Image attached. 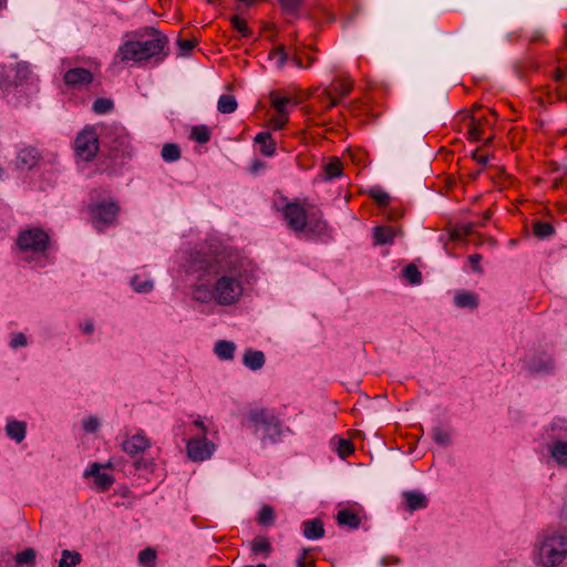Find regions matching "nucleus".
Returning a JSON list of instances; mask_svg holds the SVG:
<instances>
[{
  "mask_svg": "<svg viewBox=\"0 0 567 567\" xmlns=\"http://www.w3.org/2000/svg\"><path fill=\"white\" fill-rule=\"evenodd\" d=\"M190 268L199 272V278L215 277L214 301L219 306H233L243 296L244 260L236 254L220 250L212 255H197Z\"/></svg>",
  "mask_w": 567,
  "mask_h": 567,
  "instance_id": "f257e3e1",
  "label": "nucleus"
},
{
  "mask_svg": "<svg viewBox=\"0 0 567 567\" xmlns=\"http://www.w3.org/2000/svg\"><path fill=\"white\" fill-rule=\"evenodd\" d=\"M152 39L144 41H125L117 50L115 59L122 62L137 63L154 59L162 62L168 55V38L156 29H151Z\"/></svg>",
  "mask_w": 567,
  "mask_h": 567,
  "instance_id": "f03ea898",
  "label": "nucleus"
},
{
  "mask_svg": "<svg viewBox=\"0 0 567 567\" xmlns=\"http://www.w3.org/2000/svg\"><path fill=\"white\" fill-rule=\"evenodd\" d=\"M538 563L545 567L560 564L567 555V535L560 530L547 528L538 543Z\"/></svg>",
  "mask_w": 567,
  "mask_h": 567,
  "instance_id": "7ed1b4c3",
  "label": "nucleus"
},
{
  "mask_svg": "<svg viewBox=\"0 0 567 567\" xmlns=\"http://www.w3.org/2000/svg\"><path fill=\"white\" fill-rule=\"evenodd\" d=\"M247 420L249 427L255 434L260 433L262 442L276 443L282 433L280 420L268 409L255 408L248 412Z\"/></svg>",
  "mask_w": 567,
  "mask_h": 567,
  "instance_id": "20e7f679",
  "label": "nucleus"
},
{
  "mask_svg": "<svg viewBox=\"0 0 567 567\" xmlns=\"http://www.w3.org/2000/svg\"><path fill=\"white\" fill-rule=\"evenodd\" d=\"M284 216L289 227L299 233L306 228L311 233L321 234L327 229L326 221L320 218L315 219L312 215H308L305 207L299 203H289L282 208Z\"/></svg>",
  "mask_w": 567,
  "mask_h": 567,
  "instance_id": "39448f33",
  "label": "nucleus"
},
{
  "mask_svg": "<svg viewBox=\"0 0 567 567\" xmlns=\"http://www.w3.org/2000/svg\"><path fill=\"white\" fill-rule=\"evenodd\" d=\"M16 244L19 251L22 254L44 256L49 248L50 237L44 229L32 227L21 230L17 237ZM24 260L28 262L31 261L29 256H25Z\"/></svg>",
  "mask_w": 567,
  "mask_h": 567,
  "instance_id": "423d86ee",
  "label": "nucleus"
},
{
  "mask_svg": "<svg viewBox=\"0 0 567 567\" xmlns=\"http://www.w3.org/2000/svg\"><path fill=\"white\" fill-rule=\"evenodd\" d=\"M104 141L109 145L113 157L131 156V138L126 128L122 125H110L106 127Z\"/></svg>",
  "mask_w": 567,
  "mask_h": 567,
  "instance_id": "0eeeda50",
  "label": "nucleus"
},
{
  "mask_svg": "<svg viewBox=\"0 0 567 567\" xmlns=\"http://www.w3.org/2000/svg\"><path fill=\"white\" fill-rule=\"evenodd\" d=\"M99 135L94 127L86 126L80 132L74 141V151L76 156L83 161L93 159L99 152Z\"/></svg>",
  "mask_w": 567,
  "mask_h": 567,
  "instance_id": "6e6552de",
  "label": "nucleus"
},
{
  "mask_svg": "<svg viewBox=\"0 0 567 567\" xmlns=\"http://www.w3.org/2000/svg\"><path fill=\"white\" fill-rule=\"evenodd\" d=\"M120 212V206L116 202H101L90 207V216L94 227L103 230L111 226Z\"/></svg>",
  "mask_w": 567,
  "mask_h": 567,
  "instance_id": "1a4fd4ad",
  "label": "nucleus"
},
{
  "mask_svg": "<svg viewBox=\"0 0 567 567\" xmlns=\"http://www.w3.org/2000/svg\"><path fill=\"white\" fill-rule=\"evenodd\" d=\"M188 457L194 462H202L209 458L215 450V445L203 436L200 439H190L187 442Z\"/></svg>",
  "mask_w": 567,
  "mask_h": 567,
  "instance_id": "9d476101",
  "label": "nucleus"
},
{
  "mask_svg": "<svg viewBox=\"0 0 567 567\" xmlns=\"http://www.w3.org/2000/svg\"><path fill=\"white\" fill-rule=\"evenodd\" d=\"M151 447V442L143 432H138L122 443V450L130 456H136Z\"/></svg>",
  "mask_w": 567,
  "mask_h": 567,
  "instance_id": "9b49d317",
  "label": "nucleus"
},
{
  "mask_svg": "<svg viewBox=\"0 0 567 567\" xmlns=\"http://www.w3.org/2000/svg\"><path fill=\"white\" fill-rule=\"evenodd\" d=\"M102 465L99 463L91 464L84 473V476H93L94 485L100 492H106L114 483V477L106 473H101Z\"/></svg>",
  "mask_w": 567,
  "mask_h": 567,
  "instance_id": "f8f14e48",
  "label": "nucleus"
},
{
  "mask_svg": "<svg viewBox=\"0 0 567 567\" xmlns=\"http://www.w3.org/2000/svg\"><path fill=\"white\" fill-rule=\"evenodd\" d=\"M63 80L70 86L89 84L93 81V74L84 68L70 69L64 73Z\"/></svg>",
  "mask_w": 567,
  "mask_h": 567,
  "instance_id": "ddd939ff",
  "label": "nucleus"
},
{
  "mask_svg": "<svg viewBox=\"0 0 567 567\" xmlns=\"http://www.w3.org/2000/svg\"><path fill=\"white\" fill-rule=\"evenodd\" d=\"M486 122L487 121L484 117L466 115L464 117V125L466 126V134L468 140H471L472 142L480 141L482 138L483 128Z\"/></svg>",
  "mask_w": 567,
  "mask_h": 567,
  "instance_id": "4468645a",
  "label": "nucleus"
},
{
  "mask_svg": "<svg viewBox=\"0 0 567 567\" xmlns=\"http://www.w3.org/2000/svg\"><path fill=\"white\" fill-rule=\"evenodd\" d=\"M40 158V154L34 147H25L21 150L17 156V166L21 169H31Z\"/></svg>",
  "mask_w": 567,
  "mask_h": 567,
  "instance_id": "2eb2a0df",
  "label": "nucleus"
},
{
  "mask_svg": "<svg viewBox=\"0 0 567 567\" xmlns=\"http://www.w3.org/2000/svg\"><path fill=\"white\" fill-rule=\"evenodd\" d=\"M328 89L340 100L351 93L353 81L349 76H339L332 80Z\"/></svg>",
  "mask_w": 567,
  "mask_h": 567,
  "instance_id": "dca6fc26",
  "label": "nucleus"
},
{
  "mask_svg": "<svg viewBox=\"0 0 567 567\" xmlns=\"http://www.w3.org/2000/svg\"><path fill=\"white\" fill-rule=\"evenodd\" d=\"M255 144L259 146V152L268 157L276 154V142L270 132L264 131L258 133L254 138Z\"/></svg>",
  "mask_w": 567,
  "mask_h": 567,
  "instance_id": "f3484780",
  "label": "nucleus"
},
{
  "mask_svg": "<svg viewBox=\"0 0 567 567\" xmlns=\"http://www.w3.org/2000/svg\"><path fill=\"white\" fill-rule=\"evenodd\" d=\"M403 499L406 508L410 512L423 509L427 507L429 501L423 493L416 491H409L403 493Z\"/></svg>",
  "mask_w": 567,
  "mask_h": 567,
  "instance_id": "a211bd4d",
  "label": "nucleus"
},
{
  "mask_svg": "<svg viewBox=\"0 0 567 567\" xmlns=\"http://www.w3.org/2000/svg\"><path fill=\"white\" fill-rule=\"evenodd\" d=\"M303 536L308 539H319L324 536L323 522L320 518H313L302 523Z\"/></svg>",
  "mask_w": 567,
  "mask_h": 567,
  "instance_id": "6ab92c4d",
  "label": "nucleus"
},
{
  "mask_svg": "<svg viewBox=\"0 0 567 567\" xmlns=\"http://www.w3.org/2000/svg\"><path fill=\"white\" fill-rule=\"evenodd\" d=\"M337 523L340 526H348L349 528L357 529L361 524V519L354 511L343 508L337 514Z\"/></svg>",
  "mask_w": 567,
  "mask_h": 567,
  "instance_id": "aec40b11",
  "label": "nucleus"
},
{
  "mask_svg": "<svg viewBox=\"0 0 567 567\" xmlns=\"http://www.w3.org/2000/svg\"><path fill=\"white\" fill-rule=\"evenodd\" d=\"M315 102L319 103V111H328L338 105L339 99L328 87L313 95Z\"/></svg>",
  "mask_w": 567,
  "mask_h": 567,
  "instance_id": "412c9836",
  "label": "nucleus"
},
{
  "mask_svg": "<svg viewBox=\"0 0 567 567\" xmlns=\"http://www.w3.org/2000/svg\"><path fill=\"white\" fill-rule=\"evenodd\" d=\"M243 362L250 370H259L265 364V355L262 351L247 349L244 353Z\"/></svg>",
  "mask_w": 567,
  "mask_h": 567,
  "instance_id": "4be33fe9",
  "label": "nucleus"
},
{
  "mask_svg": "<svg viewBox=\"0 0 567 567\" xmlns=\"http://www.w3.org/2000/svg\"><path fill=\"white\" fill-rule=\"evenodd\" d=\"M25 429L27 426L24 422L10 421L6 426V433L11 440L20 443L25 437Z\"/></svg>",
  "mask_w": 567,
  "mask_h": 567,
  "instance_id": "5701e85b",
  "label": "nucleus"
},
{
  "mask_svg": "<svg viewBox=\"0 0 567 567\" xmlns=\"http://www.w3.org/2000/svg\"><path fill=\"white\" fill-rule=\"evenodd\" d=\"M395 231L391 226H377L373 229V238L377 245L391 244Z\"/></svg>",
  "mask_w": 567,
  "mask_h": 567,
  "instance_id": "b1692460",
  "label": "nucleus"
},
{
  "mask_svg": "<svg viewBox=\"0 0 567 567\" xmlns=\"http://www.w3.org/2000/svg\"><path fill=\"white\" fill-rule=\"evenodd\" d=\"M550 455L561 466H567V441H556L550 447Z\"/></svg>",
  "mask_w": 567,
  "mask_h": 567,
  "instance_id": "393cba45",
  "label": "nucleus"
},
{
  "mask_svg": "<svg viewBox=\"0 0 567 567\" xmlns=\"http://www.w3.org/2000/svg\"><path fill=\"white\" fill-rule=\"evenodd\" d=\"M454 302L458 308L474 309L478 306V298L470 291H462L455 295Z\"/></svg>",
  "mask_w": 567,
  "mask_h": 567,
  "instance_id": "a878e982",
  "label": "nucleus"
},
{
  "mask_svg": "<svg viewBox=\"0 0 567 567\" xmlns=\"http://www.w3.org/2000/svg\"><path fill=\"white\" fill-rule=\"evenodd\" d=\"M236 346L231 341L220 340L215 343L214 351L221 360H230L234 358Z\"/></svg>",
  "mask_w": 567,
  "mask_h": 567,
  "instance_id": "bb28decb",
  "label": "nucleus"
},
{
  "mask_svg": "<svg viewBox=\"0 0 567 567\" xmlns=\"http://www.w3.org/2000/svg\"><path fill=\"white\" fill-rule=\"evenodd\" d=\"M270 102L277 113L288 114L287 106L292 102V99L282 96L278 91H272L270 93Z\"/></svg>",
  "mask_w": 567,
  "mask_h": 567,
  "instance_id": "cd10ccee",
  "label": "nucleus"
},
{
  "mask_svg": "<svg viewBox=\"0 0 567 567\" xmlns=\"http://www.w3.org/2000/svg\"><path fill=\"white\" fill-rule=\"evenodd\" d=\"M533 233L538 239H547L555 235V228L547 221L537 220L533 224Z\"/></svg>",
  "mask_w": 567,
  "mask_h": 567,
  "instance_id": "c85d7f7f",
  "label": "nucleus"
},
{
  "mask_svg": "<svg viewBox=\"0 0 567 567\" xmlns=\"http://www.w3.org/2000/svg\"><path fill=\"white\" fill-rule=\"evenodd\" d=\"M217 109L223 114L234 113L237 109V101L231 94H223L218 99Z\"/></svg>",
  "mask_w": 567,
  "mask_h": 567,
  "instance_id": "c756f323",
  "label": "nucleus"
},
{
  "mask_svg": "<svg viewBox=\"0 0 567 567\" xmlns=\"http://www.w3.org/2000/svg\"><path fill=\"white\" fill-rule=\"evenodd\" d=\"M251 550L254 554H264L265 557H269L272 547L269 539L265 536H257L251 542Z\"/></svg>",
  "mask_w": 567,
  "mask_h": 567,
  "instance_id": "7c9ffc66",
  "label": "nucleus"
},
{
  "mask_svg": "<svg viewBox=\"0 0 567 567\" xmlns=\"http://www.w3.org/2000/svg\"><path fill=\"white\" fill-rule=\"evenodd\" d=\"M82 561V556L78 551L64 549L59 560V567H76Z\"/></svg>",
  "mask_w": 567,
  "mask_h": 567,
  "instance_id": "2f4dec72",
  "label": "nucleus"
},
{
  "mask_svg": "<svg viewBox=\"0 0 567 567\" xmlns=\"http://www.w3.org/2000/svg\"><path fill=\"white\" fill-rule=\"evenodd\" d=\"M275 518L276 516L274 508L269 505H264L259 511L256 520L259 525L269 527L275 524Z\"/></svg>",
  "mask_w": 567,
  "mask_h": 567,
  "instance_id": "473e14b6",
  "label": "nucleus"
},
{
  "mask_svg": "<svg viewBox=\"0 0 567 567\" xmlns=\"http://www.w3.org/2000/svg\"><path fill=\"white\" fill-rule=\"evenodd\" d=\"M475 227V223L456 226L450 231V239L453 241L461 240L473 234Z\"/></svg>",
  "mask_w": 567,
  "mask_h": 567,
  "instance_id": "72a5a7b5",
  "label": "nucleus"
},
{
  "mask_svg": "<svg viewBox=\"0 0 567 567\" xmlns=\"http://www.w3.org/2000/svg\"><path fill=\"white\" fill-rule=\"evenodd\" d=\"M210 130L206 125L193 126L190 131V138L197 143L205 144L210 141Z\"/></svg>",
  "mask_w": 567,
  "mask_h": 567,
  "instance_id": "f704fd0d",
  "label": "nucleus"
},
{
  "mask_svg": "<svg viewBox=\"0 0 567 567\" xmlns=\"http://www.w3.org/2000/svg\"><path fill=\"white\" fill-rule=\"evenodd\" d=\"M323 169L327 179L339 177L342 174V163L339 158L333 157L323 166Z\"/></svg>",
  "mask_w": 567,
  "mask_h": 567,
  "instance_id": "c9c22d12",
  "label": "nucleus"
},
{
  "mask_svg": "<svg viewBox=\"0 0 567 567\" xmlns=\"http://www.w3.org/2000/svg\"><path fill=\"white\" fill-rule=\"evenodd\" d=\"M402 276L411 285H419L422 281V275L413 264H410L402 269Z\"/></svg>",
  "mask_w": 567,
  "mask_h": 567,
  "instance_id": "e433bc0d",
  "label": "nucleus"
},
{
  "mask_svg": "<svg viewBox=\"0 0 567 567\" xmlns=\"http://www.w3.org/2000/svg\"><path fill=\"white\" fill-rule=\"evenodd\" d=\"M161 155L165 162H175L181 158V150L177 144H164Z\"/></svg>",
  "mask_w": 567,
  "mask_h": 567,
  "instance_id": "4c0bfd02",
  "label": "nucleus"
},
{
  "mask_svg": "<svg viewBox=\"0 0 567 567\" xmlns=\"http://www.w3.org/2000/svg\"><path fill=\"white\" fill-rule=\"evenodd\" d=\"M193 298L199 302H208L210 300H214L213 287L208 288L205 285L195 286V288L193 290Z\"/></svg>",
  "mask_w": 567,
  "mask_h": 567,
  "instance_id": "58836bf2",
  "label": "nucleus"
},
{
  "mask_svg": "<svg viewBox=\"0 0 567 567\" xmlns=\"http://www.w3.org/2000/svg\"><path fill=\"white\" fill-rule=\"evenodd\" d=\"M269 59L275 62L278 68H282L288 60V54L284 45L274 48L269 53Z\"/></svg>",
  "mask_w": 567,
  "mask_h": 567,
  "instance_id": "ea45409f",
  "label": "nucleus"
},
{
  "mask_svg": "<svg viewBox=\"0 0 567 567\" xmlns=\"http://www.w3.org/2000/svg\"><path fill=\"white\" fill-rule=\"evenodd\" d=\"M35 550L33 548H27L21 553H18L14 557L17 565H34L35 563Z\"/></svg>",
  "mask_w": 567,
  "mask_h": 567,
  "instance_id": "a19ab883",
  "label": "nucleus"
},
{
  "mask_svg": "<svg viewBox=\"0 0 567 567\" xmlns=\"http://www.w3.org/2000/svg\"><path fill=\"white\" fill-rule=\"evenodd\" d=\"M114 107V103L112 100L110 99H106V97H99L94 101L93 103V111L96 113V114H106L109 112H111Z\"/></svg>",
  "mask_w": 567,
  "mask_h": 567,
  "instance_id": "79ce46f5",
  "label": "nucleus"
},
{
  "mask_svg": "<svg viewBox=\"0 0 567 567\" xmlns=\"http://www.w3.org/2000/svg\"><path fill=\"white\" fill-rule=\"evenodd\" d=\"M230 22L233 28L236 29L241 34V37L248 38L252 34V31L248 27L247 21L245 19H241L238 16H233L230 18Z\"/></svg>",
  "mask_w": 567,
  "mask_h": 567,
  "instance_id": "37998d69",
  "label": "nucleus"
},
{
  "mask_svg": "<svg viewBox=\"0 0 567 567\" xmlns=\"http://www.w3.org/2000/svg\"><path fill=\"white\" fill-rule=\"evenodd\" d=\"M138 561L145 567H154L156 561V551L150 547L138 554Z\"/></svg>",
  "mask_w": 567,
  "mask_h": 567,
  "instance_id": "c03bdc74",
  "label": "nucleus"
},
{
  "mask_svg": "<svg viewBox=\"0 0 567 567\" xmlns=\"http://www.w3.org/2000/svg\"><path fill=\"white\" fill-rule=\"evenodd\" d=\"M528 368L532 372L549 373L554 370V362L550 358H548L546 361H533L532 363H529Z\"/></svg>",
  "mask_w": 567,
  "mask_h": 567,
  "instance_id": "a18cd8bd",
  "label": "nucleus"
},
{
  "mask_svg": "<svg viewBox=\"0 0 567 567\" xmlns=\"http://www.w3.org/2000/svg\"><path fill=\"white\" fill-rule=\"evenodd\" d=\"M369 196L381 207H386L390 204L389 194L380 188L370 189Z\"/></svg>",
  "mask_w": 567,
  "mask_h": 567,
  "instance_id": "49530a36",
  "label": "nucleus"
},
{
  "mask_svg": "<svg viewBox=\"0 0 567 567\" xmlns=\"http://www.w3.org/2000/svg\"><path fill=\"white\" fill-rule=\"evenodd\" d=\"M354 451L353 443L350 440L340 439L338 442L337 452L341 458H346Z\"/></svg>",
  "mask_w": 567,
  "mask_h": 567,
  "instance_id": "de8ad7c7",
  "label": "nucleus"
},
{
  "mask_svg": "<svg viewBox=\"0 0 567 567\" xmlns=\"http://www.w3.org/2000/svg\"><path fill=\"white\" fill-rule=\"evenodd\" d=\"M132 287L136 292L147 293L153 289V284L148 280H140L137 276H135L132 281Z\"/></svg>",
  "mask_w": 567,
  "mask_h": 567,
  "instance_id": "09e8293b",
  "label": "nucleus"
},
{
  "mask_svg": "<svg viewBox=\"0 0 567 567\" xmlns=\"http://www.w3.org/2000/svg\"><path fill=\"white\" fill-rule=\"evenodd\" d=\"M433 439L440 445H447L451 440L450 432L441 427L433 429Z\"/></svg>",
  "mask_w": 567,
  "mask_h": 567,
  "instance_id": "8fccbe9b",
  "label": "nucleus"
},
{
  "mask_svg": "<svg viewBox=\"0 0 567 567\" xmlns=\"http://www.w3.org/2000/svg\"><path fill=\"white\" fill-rule=\"evenodd\" d=\"M27 344H28V340H27V337L24 333H22V332L12 333L11 340H10V347L12 349L25 347Z\"/></svg>",
  "mask_w": 567,
  "mask_h": 567,
  "instance_id": "3c124183",
  "label": "nucleus"
},
{
  "mask_svg": "<svg viewBox=\"0 0 567 567\" xmlns=\"http://www.w3.org/2000/svg\"><path fill=\"white\" fill-rule=\"evenodd\" d=\"M100 427V421L96 416H89L83 420V429L87 433H95Z\"/></svg>",
  "mask_w": 567,
  "mask_h": 567,
  "instance_id": "603ef678",
  "label": "nucleus"
},
{
  "mask_svg": "<svg viewBox=\"0 0 567 567\" xmlns=\"http://www.w3.org/2000/svg\"><path fill=\"white\" fill-rule=\"evenodd\" d=\"M467 259H468V262H470L473 271H475L477 274H482L483 272V269L481 267V261L483 259L482 255L473 254V255H470Z\"/></svg>",
  "mask_w": 567,
  "mask_h": 567,
  "instance_id": "864d4df0",
  "label": "nucleus"
},
{
  "mask_svg": "<svg viewBox=\"0 0 567 567\" xmlns=\"http://www.w3.org/2000/svg\"><path fill=\"white\" fill-rule=\"evenodd\" d=\"M195 44H196V42L193 40L179 39L177 41V45H178L182 54L189 53L195 48Z\"/></svg>",
  "mask_w": 567,
  "mask_h": 567,
  "instance_id": "5fc2aeb1",
  "label": "nucleus"
},
{
  "mask_svg": "<svg viewBox=\"0 0 567 567\" xmlns=\"http://www.w3.org/2000/svg\"><path fill=\"white\" fill-rule=\"evenodd\" d=\"M280 6L286 10V11H296L300 4L302 3L303 0H278Z\"/></svg>",
  "mask_w": 567,
  "mask_h": 567,
  "instance_id": "6e6d98bb",
  "label": "nucleus"
},
{
  "mask_svg": "<svg viewBox=\"0 0 567 567\" xmlns=\"http://www.w3.org/2000/svg\"><path fill=\"white\" fill-rule=\"evenodd\" d=\"M308 554H309V549L303 548L301 555L297 558V561H296L298 567H313L315 566L313 560H310V561L306 560Z\"/></svg>",
  "mask_w": 567,
  "mask_h": 567,
  "instance_id": "4d7b16f0",
  "label": "nucleus"
},
{
  "mask_svg": "<svg viewBox=\"0 0 567 567\" xmlns=\"http://www.w3.org/2000/svg\"><path fill=\"white\" fill-rule=\"evenodd\" d=\"M271 122L275 128L281 130L288 122V114L277 113V115L271 120Z\"/></svg>",
  "mask_w": 567,
  "mask_h": 567,
  "instance_id": "13d9d810",
  "label": "nucleus"
},
{
  "mask_svg": "<svg viewBox=\"0 0 567 567\" xmlns=\"http://www.w3.org/2000/svg\"><path fill=\"white\" fill-rule=\"evenodd\" d=\"M529 41L530 42H544L545 37H544L543 31L536 30V31L532 32V34L529 35Z\"/></svg>",
  "mask_w": 567,
  "mask_h": 567,
  "instance_id": "bf43d9fd",
  "label": "nucleus"
},
{
  "mask_svg": "<svg viewBox=\"0 0 567 567\" xmlns=\"http://www.w3.org/2000/svg\"><path fill=\"white\" fill-rule=\"evenodd\" d=\"M472 157L481 165L486 166L488 163V156L487 155H480L478 151H475L472 154Z\"/></svg>",
  "mask_w": 567,
  "mask_h": 567,
  "instance_id": "052dcab7",
  "label": "nucleus"
},
{
  "mask_svg": "<svg viewBox=\"0 0 567 567\" xmlns=\"http://www.w3.org/2000/svg\"><path fill=\"white\" fill-rule=\"evenodd\" d=\"M151 465H152L151 462H148L146 460H142V458L134 462V466L137 471L147 470Z\"/></svg>",
  "mask_w": 567,
  "mask_h": 567,
  "instance_id": "680f3d73",
  "label": "nucleus"
},
{
  "mask_svg": "<svg viewBox=\"0 0 567 567\" xmlns=\"http://www.w3.org/2000/svg\"><path fill=\"white\" fill-rule=\"evenodd\" d=\"M566 74H567L566 71H564L563 69H556L555 73H554V79L557 82H560L566 78Z\"/></svg>",
  "mask_w": 567,
  "mask_h": 567,
  "instance_id": "e2e57ef3",
  "label": "nucleus"
},
{
  "mask_svg": "<svg viewBox=\"0 0 567 567\" xmlns=\"http://www.w3.org/2000/svg\"><path fill=\"white\" fill-rule=\"evenodd\" d=\"M94 330V324L91 320L86 321L83 327H82V331L86 334H91Z\"/></svg>",
  "mask_w": 567,
  "mask_h": 567,
  "instance_id": "0e129e2a",
  "label": "nucleus"
},
{
  "mask_svg": "<svg viewBox=\"0 0 567 567\" xmlns=\"http://www.w3.org/2000/svg\"><path fill=\"white\" fill-rule=\"evenodd\" d=\"M292 61H293L295 65H297L298 68H305L301 55L296 53L292 58Z\"/></svg>",
  "mask_w": 567,
  "mask_h": 567,
  "instance_id": "69168bd1",
  "label": "nucleus"
},
{
  "mask_svg": "<svg viewBox=\"0 0 567 567\" xmlns=\"http://www.w3.org/2000/svg\"><path fill=\"white\" fill-rule=\"evenodd\" d=\"M489 218H491V212H489V210H486V212L483 214V220H482V221H480V223H475V224H476V227H478V226H484L485 221H487Z\"/></svg>",
  "mask_w": 567,
  "mask_h": 567,
  "instance_id": "338daca9",
  "label": "nucleus"
},
{
  "mask_svg": "<svg viewBox=\"0 0 567 567\" xmlns=\"http://www.w3.org/2000/svg\"><path fill=\"white\" fill-rule=\"evenodd\" d=\"M194 425H195V426H197V427H199V429L202 430V432H203V436H206V427H205L204 422H203L202 420H199V419H198V420H196V421L194 422Z\"/></svg>",
  "mask_w": 567,
  "mask_h": 567,
  "instance_id": "774afa93",
  "label": "nucleus"
}]
</instances>
